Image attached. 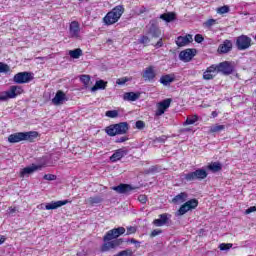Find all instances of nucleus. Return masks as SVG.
I'll return each instance as SVG.
<instances>
[{"label": "nucleus", "mask_w": 256, "mask_h": 256, "mask_svg": "<svg viewBox=\"0 0 256 256\" xmlns=\"http://www.w3.org/2000/svg\"><path fill=\"white\" fill-rule=\"evenodd\" d=\"M41 135L37 131L16 132L8 136V143H21V141H28V143H35Z\"/></svg>", "instance_id": "1"}, {"label": "nucleus", "mask_w": 256, "mask_h": 256, "mask_svg": "<svg viewBox=\"0 0 256 256\" xmlns=\"http://www.w3.org/2000/svg\"><path fill=\"white\" fill-rule=\"evenodd\" d=\"M123 13H125V6L117 5L105 15L102 21L107 27L115 25V23H118L119 19L123 17Z\"/></svg>", "instance_id": "2"}, {"label": "nucleus", "mask_w": 256, "mask_h": 256, "mask_svg": "<svg viewBox=\"0 0 256 256\" xmlns=\"http://www.w3.org/2000/svg\"><path fill=\"white\" fill-rule=\"evenodd\" d=\"M123 13H125V6L117 5L105 15L102 21L107 27L115 25V23H118L119 19L123 17Z\"/></svg>", "instance_id": "3"}, {"label": "nucleus", "mask_w": 256, "mask_h": 256, "mask_svg": "<svg viewBox=\"0 0 256 256\" xmlns=\"http://www.w3.org/2000/svg\"><path fill=\"white\" fill-rule=\"evenodd\" d=\"M129 129L130 126L128 122H120L107 126L104 131L109 137H117V135H127Z\"/></svg>", "instance_id": "4"}, {"label": "nucleus", "mask_w": 256, "mask_h": 256, "mask_svg": "<svg viewBox=\"0 0 256 256\" xmlns=\"http://www.w3.org/2000/svg\"><path fill=\"white\" fill-rule=\"evenodd\" d=\"M43 167H47V157L40 158L39 164H31V166L23 168L19 173V177L23 179L25 175H31L35 173V171H41Z\"/></svg>", "instance_id": "5"}, {"label": "nucleus", "mask_w": 256, "mask_h": 256, "mask_svg": "<svg viewBox=\"0 0 256 256\" xmlns=\"http://www.w3.org/2000/svg\"><path fill=\"white\" fill-rule=\"evenodd\" d=\"M207 170L203 168H198L193 172H188L184 174V181H187L188 183H193V181H203V179H207Z\"/></svg>", "instance_id": "6"}, {"label": "nucleus", "mask_w": 256, "mask_h": 256, "mask_svg": "<svg viewBox=\"0 0 256 256\" xmlns=\"http://www.w3.org/2000/svg\"><path fill=\"white\" fill-rule=\"evenodd\" d=\"M23 87L10 86L8 91L0 92V101H8V99H16L19 95H22Z\"/></svg>", "instance_id": "7"}, {"label": "nucleus", "mask_w": 256, "mask_h": 256, "mask_svg": "<svg viewBox=\"0 0 256 256\" xmlns=\"http://www.w3.org/2000/svg\"><path fill=\"white\" fill-rule=\"evenodd\" d=\"M252 45L251 37L247 35H240L236 38L235 46L238 51H246Z\"/></svg>", "instance_id": "8"}, {"label": "nucleus", "mask_w": 256, "mask_h": 256, "mask_svg": "<svg viewBox=\"0 0 256 256\" xmlns=\"http://www.w3.org/2000/svg\"><path fill=\"white\" fill-rule=\"evenodd\" d=\"M125 231V227H118L109 230L103 237L104 243H107V241H113V239H118L121 235H125Z\"/></svg>", "instance_id": "9"}, {"label": "nucleus", "mask_w": 256, "mask_h": 256, "mask_svg": "<svg viewBox=\"0 0 256 256\" xmlns=\"http://www.w3.org/2000/svg\"><path fill=\"white\" fill-rule=\"evenodd\" d=\"M33 73L31 72H19L14 75L13 81L14 83H17L18 85H23L25 83H29L33 81Z\"/></svg>", "instance_id": "10"}, {"label": "nucleus", "mask_w": 256, "mask_h": 256, "mask_svg": "<svg viewBox=\"0 0 256 256\" xmlns=\"http://www.w3.org/2000/svg\"><path fill=\"white\" fill-rule=\"evenodd\" d=\"M195 55H197V49L187 48L179 53V59L180 61H183V63H189L193 61V57H195Z\"/></svg>", "instance_id": "11"}, {"label": "nucleus", "mask_w": 256, "mask_h": 256, "mask_svg": "<svg viewBox=\"0 0 256 256\" xmlns=\"http://www.w3.org/2000/svg\"><path fill=\"white\" fill-rule=\"evenodd\" d=\"M171 103H173V99L171 98H166L159 102L157 104L156 116L161 117V115H164L165 111L171 107Z\"/></svg>", "instance_id": "12"}, {"label": "nucleus", "mask_w": 256, "mask_h": 256, "mask_svg": "<svg viewBox=\"0 0 256 256\" xmlns=\"http://www.w3.org/2000/svg\"><path fill=\"white\" fill-rule=\"evenodd\" d=\"M218 73L223 75H231L235 71V67L229 61H224L216 65Z\"/></svg>", "instance_id": "13"}, {"label": "nucleus", "mask_w": 256, "mask_h": 256, "mask_svg": "<svg viewBox=\"0 0 256 256\" xmlns=\"http://www.w3.org/2000/svg\"><path fill=\"white\" fill-rule=\"evenodd\" d=\"M111 190L117 192L119 195H129L131 191H135V187L131 184L120 183L118 186L111 187Z\"/></svg>", "instance_id": "14"}, {"label": "nucleus", "mask_w": 256, "mask_h": 256, "mask_svg": "<svg viewBox=\"0 0 256 256\" xmlns=\"http://www.w3.org/2000/svg\"><path fill=\"white\" fill-rule=\"evenodd\" d=\"M217 64H212L211 66L207 67L206 70L203 73V79L204 81H211L217 77Z\"/></svg>", "instance_id": "15"}, {"label": "nucleus", "mask_w": 256, "mask_h": 256, "mask_svg": "<svg viewBox=\"0 0 256 256\" xmlns=\"http://www.w3.org/2000/svg\"><path fill=\"white\" fill-rule=\"evenodd\" d=\"M155 77H157V73L155 72L154 66H148L142 73L144 81H148L149 83H153V81H155Z\"/></svg>", "instance_id": "16"}, {"label": "nucleus", "mask_w": 256, "mask_h": 256, "mask_svg": "<svg viewBox=\"0 0 256 256\" xmlns=\"http://www.w3.org/2000/svg\"><path fill=\"white\" fill-rule=\"evenodd\" d=\"M193 42V35L187 34L185 36H178L176 38V45L177 47H185L186 45H189V43Z\"/></svg>", "instance_id": "17"}, {"label": "nucleus", "mask_w": 256, "mask_h": 256, "mask_svg": "<svg viewBox=\"0 0 256 256\" xmlns=\"http://www.w3.org/2000/svg\"><path fill=\"white\" fill-rule=\"evenodd\" d=\"M127 155V150L123 148H119L110 156L111 163H117V161H121L122 157Z\"/></svg>", "instance_id": "18"}, {"label": "nucleus", "mask_w": 256, "mask_h": 256, "mask_svg": "<svg viewBox=\"0 0 256 256\" xmlns=\"http://www.w3.org/2000/svg\"><path fill=\"white\" fill-rule=\"evenodd\" d=\"M115 240H110L104 243V249L105 251H109V249H115V247H119L120 245H123L124 241L123 238H114Z\"/></svg>", "instance_id": "19"}, {"label": "nucleus", "mask_w": 256, "mask_h": 256, "mask_svg": "<svg viewBox=\"0 0 256 256\" xmlns=\"http://www.w3.org/2000/svg\"><path fill=\"white\" fill-rule=\"evenodd\" d=\"M69 200H59V201H52L45 205L46 211H53L54 209H59V207H63V205H67Z\"/></svg>", "instance_id": "20"}, {"label": "nucleus", "mask_w": 256, "mask_h": 256, "mask_svg": "<svg viewBox=\"0 0 256 256\" xmlns=\"http://www.w3.org/2000/svg\"><path fill=\"white\" fill-rule=\"evenodd\" d=\"M233 49V42L231 40H224L218 47V53L225 54L229 53Z\"/></svg>", "instance_id": "21"}, {"label": "nucleus", "mask_w": 256, "mask_h": 256, "mask_svg": "<svg viewBox=\"0 0 256 256\" xmlns=\"http://www.w3.org/2000/svg\"><path fill=\"white\" fill-rule=\"evenodd\" d=\"M69 31L71 37H79V33H81V27L79 26V22L72 21L69 26Z\"/></svg>", "instance_id": "22"}, {"label": "nucleus", "mask_w": 256, "mask_h": 256, "mask_svg": "<svg viewBox=\"0 0 256 256\" xmlns=\"http://www.w3.org/2000/svg\"><path fill=\"white\" fill-rule=\"evenodd\" d=\"M160 83L161 85H164V87H169L171 83L175 82V74H165L160 77Z\"/></svg>", "instance_id": "23"}, {"label": "nucleus", "mask_w": 256, "mask_h": 256, "mask_svg": "<svg viewBox=\"0 0 256 256\" xmlns=\"http://www.w3.org/2000/svg\"><path fill=\"white\" fill-rule=\"evenodd\" d=\"M141 97V92H125L123 95L124 101H137Z\"/></svg>", "instance_id": "24"}, {"label": "nucleus", "mask_w": 256, "mask_h": 256, "mask_svg": "<svg viewBox=\"0 0 256 256\" xmlns=\"http://www.w3.org/2000/svg\"><path fill=\"white\" fill-rule=\"evenodd\" d=\"M65 100V92L58 90L55 97L52 99L53 105H63Z\"/></svg>", "instance_id": "25"}, {"label": "nucleus", "mask_w": 256, "mask_h": 256, "mask_svg": "<svg viewBox=\"0 0 256 256\" xmlns=\"http://www.w3.org/2000/svg\"><path fill=\"white\" fill-rule=\"evenodd\" d=\"M99 89H107V82L105 80L96 81L95 85L90 88V91L95 93V91H99Z\"/></svg>", "instance_id": "26"}, {"label": "nucleus", "mask_w": 256, "mask_h": 256, "mask_svg": "<svg viewBox=\"0 0 256 256\" xmlns=\"http://www.w3.org/2000/svg\"><path fill=\"white\" fill-rule=\"evenodd\" d=\"M160 19L166 21V23H171L172 21H175V19H177V15L175 14V12H168L161 14Z\"/></svg>", "instance_id": "27"}, {"label": "nucleus", "mask_w": 256, "mask_h": 256, "mask_svg": "<svg viewBox=\"0 0 256 256\" xmlns=\"http://www.w3.org/2000/svg\"><path fill=\"white\" fill-rule=\"evenodd\" d=\"M148 35H151L154 39H157L161 36V30L155 24H152L148 29Z\"/></svg>", "instance_id": "28"}, {"label": "nucleus", "mask_w": 256, "mask_h": 256, "mask_svg": "<svg viewBox=\"0 0 256 256\" xmlns=\"http://www.w3.org/2000/svg\"><path fill=\"white\" fill-rule=\"evenodd\" d=\"M207 168L209 171H212V173H219V171L223 169V166L219 162H214L208 165Z\"/></svg>", "instance_id": "29"}, {"label": "nucleus", "mask_w": 256, "mask_h": 256, "mask_svg": "<svg viewBox=\"0 0 256 256\" xmlns=\"http://www.w3.org/2000/svg\"><path fill=\"white\" fill-rule=\"evenodd\" d=\"M69 55L72 59H79V57L83 55V50H81V48L70 50Z\"/></svg>", "instance_id": "30"}, {"label": "nucleus", "mask_w": 256, "mask_h": 256, "mask_svg": "<svg viewBox=\"0 0 256 256\" xmlns=\"http://www.w3.org/2000/svg\"><path fill=\"white\" fill-rule=\"evenodd\" d=\"M186 203V206L189 207L190 211H193V209H197L199 207V200L193 198L188 200Z\"/></svg>", "instance_id": "31"}, {"label": "nucleus", "mask_w": 256, "mask_h": 256, "mask_svg": "<svg viewBox=\"0 0 256 256\" xmlns=\"http://www.w3.org/2000/svg\"><path fill=\"white\" fill-rule=\"evenodd\" d=\"M80 81L83 83L85 89H88V87L91 85V76L89 75H81Z\"/></svg>", "instance_id": "32"}, {"label": "nucleus", "mask_w": 256, "mask_h": 256, "mask_svg": "<svg viewBox=\"0 0 256 256\" xmlns=\"http://www.w3.org/2000/svg\"><path fill=\"white\" fill-rule=\"evenodd\" d=\"M221 131H225V125L216 124L209 129V133H221Z\"/></svg>", "instance_id": "33"}, {"label": "nucleus", "mask_w": 256, "mask_h": 256, "mask_svg": "<svg viewBox=\"0 0 256 256\" xmlns=\"http://www.w3.org/2000/svg\"><path fill=\"white\" fill-rule=\"evenodd\" d=\"M185 199H187V193L185 192H181L180 194L176 195L172 201L173 203H183L185 201Z\"/></svg>", "instance_id": "34"}, {"label": "nucleus", "mask_w": 256, "mask_h": 256, "mask_svg": "<svg viewBox=\"0 0 256 256\" xmlns=\"http://www.w3.org/2000/svg\"><path fill=\"white\" fill-rule=\"evenodd\" d=\"M89 205H99V203H103V198L101 196H93L88 198Z\"/></svg>", "instance_id": "35"}, {"label": "nucleus", "mask_w": 256, "mask_h": 256, "mask_svg": "<svg viewBox=\"0 0 256 256\" xmlns=\"http://www.w3.org/2000/svg\"><path fill=\"white\" fill-rule=\"evenodd\" d=\"M199 121V116L197 114L187 117L186 121L184 122V125H195Z\"/></svg>", "instance_id": "36"}, {"label": "nucleus", "mask_w": 256, "mask_h": 256, "mask_svg": "<svg viewBox=\"0 0 256 256\" xmlns=\"http://www.w3.org/2000/svg\"><path fill=\"white\" fill-rule=\"evenodd\" d=\"M138 43L140 45H144V47H147L149 45V43H151V38H149V36L147 35H142L139 39H138Z\"/></svg>", "instance_id": "37"}, {"label": "nucleus", "mask_w": 256, "mask_h": 256, "mask_svg": "<svg viewBox=\"0 0 256 256\" xmlns=\"http://www.w3.org/2000/svg\"><path fill=\"white\" fill-rule=\"evenodd\" d=\"M188 211H191V209L187 206L186 203L180 206V208L177 211V215L183 216L185 213H188Z\"/></svg>", "instance_id": "38"}, {"label": "nucleus", "mask_w": 256, "mask_h": 256, "mask_svg": "<svg viewBox=\"0 0 256 256\" xmlns=\"http://www.w3.org/2000/svg\"><path fill=\"white\" fill-rule=\"evenodd\" d=\"M106 117H109L110 119H117L119 117V111L117 110H108L105 113Z\"/></svg>", "instance_id": "39"}, {"label": "nucleus", "mask_w": 256, "mask_h": 256, "mask_svg": "<svg viewBox=\"0 0 256 256\" xmlns=\"http://www.w3.org/2000/svg\"><path fill=\"white\" fill-rule=\"evenodd\" d=\"M11 68L6 63L0 62V73H9Z\"/></svg>", "instance_id": "40"}, {"label": "nucleus", "mask_w": 256, "mask_h": 256, "mask_svg": "<svg viewBox=\"0 0 256 256\" xmlns=\"http://www.w3.org/2000/svg\"><path fill=\"white\" fill-rule=\"evenodd\" d=\"M231 247H233L232 243H221L219 245L220 251H229V249H231Z\"/></svg>", "instance_id": "41"}, {"label": "nucleus", "mask_w": 256, "mask_h": 256, "mask_svg": "<svg viewBox=\"0 0 256 256\" xmlns=\"http://www.w3.org/2000/svg\"><path fill=\"white\" fill-rule=\"evenodd\" d=\"M116 256H133V250L131 249H126L118 252Z\"/></svg>", "instance_id": "42"}, {"label": "nucleus", "mask_w": 256, "mask_h": 256, "mask_svg": "<svg viewBox=\"0 0 256 256\" xmlns=\"http://www.w3.org/2000/svg\"><path fill=\"white\" fill-rule=\"evenodd\" d=\"M217 13L220 15H225V13H229V6L224 5L218 8Z\"/></svg>", "instance_id": "43"}, {"label": "nucleus", "mask_w": 256, "mask_h": 256, "mask_svg": "<svg viewBox=\"0 0 256 256\" xmlns=\"http://www.w3.org/2000/svg\"><path fill=\"white\" fill-rule=\"evenodd\" d=\"M126 141H129V136L124 135V136L117 137L114 140V143H126Z\"/></svg>", "instance_id": "44"}, {"label": "nucleus", "mask_w": 256, "mask_h": 256, "mask_svg": "<svg viewBox=\"0 0 256 256\" xmlns=\"http://www.w3.org/2000/svg\"><path fill=\"white\" fill-rule=\"evenodd\" d=\"M165 218H163V220H161L160 218L159 219H155L153 221V224L156 226V227H163V225L167 224V222H165Z\"/></svg>", "instance_id": "45"}, {"label": "nucleus", "mask_w": 256, "mask_h": 256, "mask_svg": "<svg viewBox=\"0 0 256 256\" xmlns=\"http://www.w3.org/2000/svg\"><path fill=\"white\" fill-rule=\"evenodd\" d=\"M126 229H127L126 235H135L137 233V227L135 226H129Z\"/></svg>", "instance_id": "46"}, {"label": "nucleus", "mask_w": 256, "mask_h": 256, "mask_svg": "<svg viewBox=\"0 0 256 256\" xmlns=\"http://www.w3.org/2000/svg\"><path fill=\"white\" fill-rule=\"evenodd\" d=\"M43 179H45V181H55L57 176L55 174H45Z\"/></svg>", "instance_id": "47"}, {"label": "nucleus", "mask_w": 256, "mask_h": 256, "mask_svg": "<svg viewBox=\"0 0 256 256\" xmlns=\"http://www.w3.org/2000/svg\"><path fill=\"white\" fill-rule=\"evenodd\" d=\"M138 201H139L140 203H142V205H145V203H147V201H148L147 195H145V194H140V195L138 196Z\"/></svg>", "instance_id": "48"}, {"label": "nucleus", "mask_w": 256, "mask_h": 256, "mask_svg": "<svg viewBox=\"0 0 256 256\" xmlns=\"http://www.w3.org/2000/svg\"><path fill=\"white\" fill-rule=\"evenodd\" d=\"M215 23H217V20L215 19H209L206 22H204V27H213V25H215Z\"/></svg>", "instance_id": "49"}, {"label": "nucleus", "mask_w": 256, "mask_h": 256, "mask_svg": "<svg viewBox=\"0 0 256 256\" xmlns=\"http://www.w3.org/2000/svg\"><path fill=\"white\" fill-rule=\"evenodd\" d=\"M129 81V78L127 77H122V78H118L116 80V84L117 85H125V83H127Z\"/></svg>", "instance_id": "50"}, {"label": "nucleus", "mask_w": 256, "mask_h": 256, "mask_svg": "<svg viewBox=\"0 0 256 256\" xmlns=\"http://www.w3.org/2000/svg\"><path fill=\"white\" fill-rule=\"evenodd\" d=\"M194 40L196 43H203V41H205V38L201 34H196Z\"/></svg>", "instance_id": "51"}, {"label": "nucleus", "mask_w": 256, "mask_h": 256, "mask_svg": "<svg viewBox=\"0 0 256 256\" xmlns=\"http://www.w3.org/2000/svg\"><path fill=\"white\" fill-rule=\"evenodd\" d=\"M126 243H132L133 245H136V247H141V242L135 240V238L127 239Z\"/></svg>", "instance_id": "52"}, {"label": "nucleus", "mask_w": 256, "mask_h": 256, "mask_svg": "<svg viewBox=\"0 0 256 256\" xmlns=\"http://www.w3.org/2000/svg\"><path fill=\"white\" fill-rule=\"evenodd\" d=\"M163 233V230L161 229H154L151 234L150 237H157V235H161Z\"/></svg>", "instance_id": "53"}, {"label": "nucleus", "mask_w": 256, "mask_h": 256, "mask_svg": "<svg viewBox=\"0 0 256 256\" xmlns=\"http://www.w3.org/2000/svg\"><path fill=\"white\" fill-rule=\"evenodd\" d=\"M136 129H140L142 130L145 127V123L143 122V120H138L136 121Z\"/></svg>", "instance_id": "54"}, {"label": "nucleus", "mask_w": 256, "mask_h": 256, "mask_svg": "<svg viewBox=\"0 0 256 256\" xmlns=\"http://www.w3.org/2000/svg\"><path fill=\"white\" fill-rule=\"evenodd\" d=\"M255 211H256V206H252L245 210V214L250 215V213H255Z\"/></svg>", "instance_id": "55"}, {"label": "nucleus", "mask_w": 256, "mask_h": 256, "mask_svg": "<svg viewBox=\"0 0 256 256\" xmlns=\"http://www.w3.org/2000/svg\"><path fill=\"white\" fill-rule=\"evenodd\" d=\"M154 47L156 49H160V47H163V38H160L159 41L154 44Z\"/></svg>", "instance_id": "56"}, {"label": "nucleus", "mask_w": 256, "mask_h": 256, "mask_svg": "<svg viewBox=\"0 0 256 256\" xmlns=\"http://www.w3.org/2000/svg\"><path fill=\"white\" fill-rule=\"evenodd\" d=\"M16 211H17V208H15V207H9V208H8V213H9L10 215H13V213H16Z\"/></svg>", "instance_id": "57"}, {"label": "nucleus", "mask_w": 256, "mask_h": 256, "mask_svg": "<svg viewBox=\"0 0 256 256\" xmlns=\"http://www.w3.org/2000/svg\"><path fill=\"white\" fill-rule=\"evenodd\" d=\"M159 217H160V220H162V221H163V219H166L165 223H167V221H169V218L167 217V214H160Z\"/></svg>", "instance_id": "58"}, {"label": "nucleus", "mask_w": 256, "mask_h": 256, "mask_svg": "<svg viewBox=\"0 0 256 256\" xmlns=\"http://www.w3.org/2000/svg\"><path fill=\"white\" fill-rule=\"evenodd\" d=\"M7 238H5V236L0 235V245H3V243H5Z\"/></svg>", "instance_id": "59"}, {"label": "nucleus", "mask_w": 256, "mask_h": 256, "mask_svg": "<svg viewBox=\"0 0 256 256\" xmlns=\"http://www.w3.org/2000/svg\"><path fill=\"white\" fill-rule=\"evenodd\" d=\"M211 115L213 119H215V117H218L219 113H217V111H212Z\"/></svg>", "instance_id": "60"}]
</instances>
